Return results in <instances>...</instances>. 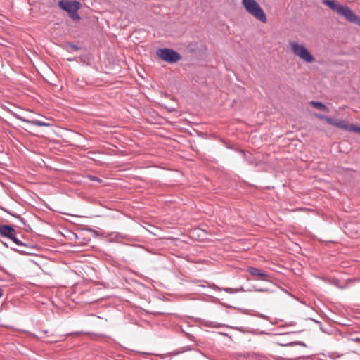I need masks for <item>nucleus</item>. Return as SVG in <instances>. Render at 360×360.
Here are the masks:
<instances>
[{"label":"nucleus","mask_w":360,"mask_h":360,"mask_svg":"<svg viewBox=\"0 0 360 360\" xmlns=\"http://www.w3.org/2000/svg\"><path fill=\"white\" fill-rule=\"evenodd\" d=\"M323 4L343 17L347 21L360 25V18L346 5H342L335 0H323Z\"/></svg>","instance_id":"obj_1"},{"label":"nucleus","mask_w":360,"mask_h":360,"mask_svg":"<svg viewBox=\"0 0 360 360\" xmlns=\"http://www.w3.org/2000/svg\"><path fill=\"white\" fill-rule=\"evenodd\" d=\"M242 4L245 10L255 19L263 23L266 22V15L257 1L255 0H242Z\"/></svg>","instance_id":"obj_2"},{"label":"nucleus","mask_w":360,"mask_h":360,"mask_svg":"<svg viewBox=\"0 0 360 360\" xmlns=\"http://www.w3.org/2000/svg\"><path fill=\"white\" fill-rule=\"evenodd\" d=\"M292 52L302 60L311 63L315 60L314 57L310 51L303 45L297 41H290L289 43Z\"/></svg>","instance_id":"obj_3"},{"label":"nucleus","mask_w":360,"mask_h":360,"mask_svg":"<svg viewBox=\"0 0 360 360\" xmlns=\"http://www.w3.org/2000/svg\"><path fill=\"white\" fill-rule=\"evenodd\" d=\"M59 6L68 13L69 16L74 20H80L78 15V10L81 7V4L77 1L61 0L59 1Z\"/></svg>","instance_id":"obj_4"},{"label":"nucleus","mask_w":360,"mask_h":360,"mask_svg":"<svg viewBox=\"0 0 360 360\" xmlns=\"http://www.w3.org/2000/svg\"><path fill=\"white\" fill-rule=\"evenodd\" d=\"M316 116L321 120H326L328 124L333 126L337 127L347 131L357 133L358 127L353 124L347 123L345 120L333 119L321 114H316Z\"/></svg>","instance_id":"obj_5"},{"label":"nucleus","mask_w":360,"mask_h":360,"mask_svg":"<svg viewBox=\"0 0 360 360\" xmlns=\"http://www.w3.org/2000/svg\"><path fill=\"white\" fill-rule=\"evenodd\" d=\"M157 55L162 60L169 63H175L181 58L178 52L168 48L157 50Z\"/></svg>","instance_id":"obj_6"},{"label":"nucleus","mask_w":360,"mask_h":360,"mask_svg":"<svg viewBox=\"0 0 360 360\" xmlns=\"http://www.w3.org/2000/svg\"><path fill=\"white\" fill-rule=\"evenodd\" d=\"M11 114H12V115L15 118H16V119H18V120H20L22 122L31 124L32 125H36V126H39V127H49V126H50V124L46 123V122H44L38 120H27V119H26V118L19 115L18 114H17L15 112H12Z\"/></svg>","instance_id":"obj_7"},{"label":"nucleus","mask_w":360,"mask_h":360,"mask_svg":"<svg viewBox=\"0 0 360 360\" xmlns=\"http://www.w3.org/2000/svg\"><path fill=\"white\" fill-rule=\"evenodd\" d=\"M15 230L9 225H2L0 226V235L2 237H6L9 239L13 238V235H15Z\"/></svg>","instance_id":"obj_8"},{"label":"nucleus","mask_w":360,"mask_h":360,"mask_svg":"<svg viewBox=\"0 0 360 360\" xmlns=\"http://www.w3.org/2000/svg\"><path fill=\"white\" fill-rule=\"evenodd\" d=\"M248 271L253 276L261 277L263 281H266L269 277L268 274L265 271L256 267L250 266L248 268Z\"/></svg>","instance_id":"obj_9"},{"label":"nucleus","mask_w":360,"mask_h":360,"mask_svg":"<svg viewBox=\"0 0 360 360\" xmlns=\"http://www.w3.org/2000/svg\"><path fill=\"white\" fill-rule=\"evenodd\" d=\"M310 105H311L312 106H314L321 110H323V111H325L327 112H329L328 108L326 107L324 104H323L322 103H321L319 101H311L310 102Z\"/></svg>","instance_id":"obj_10"},{"label":"nucleus","mask_w":360,"mask_h":360,"mask_svg":"<svg viewBox=\"0 0 360 360\" xmlns=\"http://www.w3.org/2000/svg\"><path fill=\"white\" fill-rule=\"evenodd\" d=\"M11 240L18 246H26L25 244L22 243L18 238H17L15 235H13V238H11Z\"/></svg>","instance_id":"obj_11"},{"label":"nucleus","mask_w":360,"mask_h":360,"mask_svg":"<svg viewBox=\"0 0 360 360\" xmlns=\"http://www.w3.org/2000/svg\"><path fill=\"white\" fill-rule=\"evenodd\" d=\"M125 238H126V236L122 235L121 233H115L114 234L113 240H115L117 242H120L121 240L124 239Z\"/></svg>","instance_id":"obj_12"},{"label":"nucleus","mask_w":360,"mask_h":360,"mask_svg":"<svg viewBox=\"0 0 360 360\" xmlns=\"http://www.w3.org/2000/svg\"><path fill=\"white\" fill-rule=\"evenodd\" d=\"M205 326H209L211 328H219L220 326V325L216 322H208V321H206L205 323Z\"/></svg>","instance_id":"obj_13"},{"label":"nucleus","mask_w":360,"mask_h":360,"mask_svg":"<svg viewBox=\"0 0 360 360\" xmlns=\"http://www.w3.org/2000/svg\"><path fill=\"white\" fill-rule=\"evenodd\" d=\"M89 178L91 181H98V182L101 181V180L98 177L95 176H89Z\"/></svg>","instance_id":"obj_14"},{"label":"nucleus","mask_w":360,"mask_h":360,"mask_svg":"<svg viewBox=\"0 0 360 360\" xmlns=\"http://www.w3.org/2000/svg\"><path fill=\"white\" fill-rule=\"evenodd\" d=\"M291 345H294V344H298L300 345H302V346H305L306 345L303 342H292V343H290Z\"/></svg>","instance_id":"obj_15"},{"label":"nucleus","mask_w":360,"mask_h":360,"mask_svg":"<svg viewBox=\"0 0 360 360\" xmlns=\"http://www.w3.org/2000/svg\"><path fill=\"white\" fill-rule=\"evenodd\" d=\"M224 290L228 292H229V293H233V289H232V288H225Z\"/></svg>","instance_id":"obj_16"},{"label":"nucleus","mask_w":360,"mask_h":360,"mask_svg":"<svg viewBox=\"0 0 360 360\" xmlns=\"http://www.w3.org/2000/svg\"><path fill=\"white\" fill-rule=\"evenodd\" d=\"M354 340L356 342H360V338H356L354 339Z\"/></svg>","instance_id":"obj_17"},{"label":"nucleus","mask_w":360,"mask_h":360,"mask_svg":"<svg viewBox=\"0 0 360 360\" xmlns=\"http://www.w3.org/2000/svg\"><path fill=\"white\" fill-rule=\"evenodd\" d=\"M3 295V290L1 289H0V297L2 296Z\"/></svg>","instance_id":"obj_18"},{"label":"nucleus","mask_w":360,"mask_h":360,"mask_svg":"<svg viewBox=\"0 0 360 360\" xmlns=\"http://www.w3.org/2000/svg\"><path fill=\"white\" fill-rule=\"evenodd\" d=\"M357 133L360 134V127H358Z\"/></svg>","instance_id":"obj_19"},{"label":"nucleus","mask_w":360,"mask_h":360,"mask_svg":"<svg viewBox=\"0 0 360 360\" xmlns=\"http://www.w3.org/2000/svg\"><path fill=\"white\" fill-rule=\"evenodd\" d=\"M18 217V219H20V221H21L22 223H24V222H23V219L20 218V217Z\"/></svg>","instance_id":"obj_20"},{"label":"nucleus","mask_w":360,"mask_h":360,"mask_svg":"<svg viewBox=\"0 0 360 360\" xmlns=\"http://www.w3.org/2000/svg\"><path fill=\"white\" fill-rule=\"evenodd\" d=\"M18 251H19V252H25V251H24V250H19Z\"/></svg>","instance_id":"obj_21"}]
</instances>
